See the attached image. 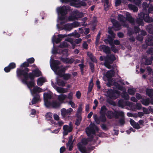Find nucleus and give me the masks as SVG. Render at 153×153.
Here are the masks:
<instances>
[{
  "label": "nucleus",
  "mask_w": 153,
  "mask_h": 153,
  "mask_svg": "<svg viewBox=\"0 0 153 153\" xmlns=\"http://www.w3.org/2000/svg\"><path fill=\"white\" fill-rule=\"evenodd\" d=\"M114 74V72L113 70H111L108 71L105 74H103V79L108 83H106L108 86H110L111 85H114L116 88L120 90L123 91V93L122 95L123 98L126 100L129 99V96L128 94L125 93L126 91L124 88L121 86V85L124 84V83L122 81H119L117 83L114 82L113 83L112 77Z\"/></svg>",
  "instance_id": "obj_1"
},
{
  "label": "nucleus",
  "mask_w": 153,
  "mask_h": 153,
  "mask_svg": "<svg viewBox=\"0 0 153 153\" xmlns=\"http://www.w3.org/2000/svg\"><path fill=\"white\" fill-rule=\"evenodd\" d=\"M60 62L52 59V57L50 60V65L52 69L55 74L59 76H62L63 79L66 80L69 79L71 76L70 74H63L65 70V68H62L59 66Z\"/></svg>",
  "instance_id": "obj_2"
},
{
  "label": "nucleus",
  "mask_w": 153,
  "mask_h": 153,
  "mask_svg": "<svg viewBox=\"0 0 153 153\" xmlns=\"http://www.w3.org/2000/svg\"><path fill=\"white\" fill-rule=\"evenodd\" d=\"M118 19L120 21V24L118 23V22L115 19H111V22L115 27H119L122 26L123 27L128 28L127 20L131 23H133L134 21L133 19L130 15L129 13H127L126 18H125L124 16L121 14L118 15Z\"/></svg>",
  "instance_id": "obj_3"
},
{
  "label": "nucleus",
  "mask_w": 153,
  "mask_h": 153,
  "mask_svg": "<svg viewBox=\"0 0 153 153\" xmlns=\"http://www.w3.org/2000/svg\"><path fill=\"white\" fill-rule=\"evenodd\" d=\"M23 79H21L22 82V83L27 85L32 95L45 91L37 86H35V82L34 80L27 82V80L28 77L25 74H23Z\"/></svg>",
  "instance_id": "obj_4"
},
{
  "label": "nucleus",
  "mask_w": 153,
  "mask_h": 153,
  "mask_svg": "<svg viewBox=\"0 0 153 153\" xmlns=\"http://www.w3.org/2000/svg\"><path fill=\"white\" fill-rule=\"evenodd\" d=\"M34 61V59L33 58H31L28 59L27 60V62H24L20 65V67L22 68V69H17V76L19 78H21L20 77L22 76L23 77V74H25L27 75V73L28 71V69L26 67L29 66V63L31 64L33 63Z\"/></svg>",
  "instance_id": "obj_5"
},
{
  "label": "nucleus",
  "mask_w": 153,
  "mask_h": 153,
  "mask_svg": "<svg viewBox=\"0 0 153 153\" xmlns=\"http://www.w3.org/2000/svg\"><path fill=\"white\" fill-rule=\"evenodd\" d=\"M83 14L82 13H79L77 10L74 11L70 16L67 18L66 16H62L59 18V19L64 22H68L69 21H72L78 18L83 16Z\"/></svg>",
  "instance_id": "obj_6"
},
{
  "label": "nucleus",
  "mask_w": 153,
  "mask_h": 153,
  "mask_svg": "<svg viewBox=\"0 0 153 153\" xmlns=\"http://www.w3.org/2000/svg\"><path fill=\"white\" fill-rule=\"evenodd\" d=\"M68 9V7H66L65 6H63L61 7H59L57 8L56 11L59 13H60L61 16L59 17L57 20V22L60 24V25L62 23L66 22L64 21H62L59 19V18L62 16H66L67 18H68L66 16H64L67 13V10Z\"/></svg>",
  "instance_id": "obj_7"
},
{
  "label": "nucleus",
  "mask_w": 153,
  "mask_h": 153,
  "mask_svg": "<svg viewBox=\"0 0 153 153\" xmlns=\"http://www.w3.org/2000/svg\"><path fill=\"white\" fill-rule=\"evenodd\" d=\"M62 2H70L71 5L76 7H79L81 6H85L86 3L83 1L79 0H60Z\"/></svg>",
  "instance_id": "obj_8"
},
{
  "label": "nucleus",
  "mask_w": 153,
  "mask_h": 153,
  "mask_svg": "<svg viewBox=\"0 0 153 153\" xmlns=\"http://www.w3.org/2000/svg\"><path fill=\"white\" fill-rule=\"evenodd\" d=\"M87 143V140L83 138L80 142L78 143L77 146L78 149L82 153H89V149H86L85 147V146Z\"/></svg>",
  "instance_id": "obj_9"
},
{
  "label": "nucleus",
  "mask_w": 153,
  "mask_h": 153,
  "mask_svg": "<svg viewBox=\"0 0 153 153\" xmlns=\"http://www.w3.org/2000/svg\"><path fill=\"white\" fill-rule=\"evenodd\" d=\"M73 111V109L71 108L68 109H66L65 108H62L60 110L61 115L63 119L68 120L70 117V115L72 114Z\"/></svg>",
  "instance_id": "obj_10"
},
{
  "label": "nucleus",
  "mask_w": 153,
  "mask_h": 153,
  "mask_svg": "<svg viewBox=\"0 0 153 153\" xmlns=\"http://www.w3.org/2000/svg\"><path fill=\"white\" fill-rule=\"evenodd\" d=\"M98 128L93 123H91L89 127H87L86 129V132L88 136L94 134H95V131H97Z\"/></svg>",
  "instance_id": "obj_11"
},
{
  "label": "nucleus",
  "mask_w": 153,
  "mask_h": 153,
  "mask_svg": "<svg viewBox=\"0 0 153 153\" xmlns=\"http://www.w3.org/2000/svg\"><path fill=\"white\" fill-rule=\"evenodd\" d=\"M138 17L140 21L139 22L138 21V22L139 24L140 25H142L143 19L147 22H151L153 21V19L151 18H149L148 14H145L143 12L139 14Z\"/></svg>",
  "instance_id": "obj_12"
},
{
  "label": "nucleus",
  "mask_w": 153,
  "mask_h": 153,
  "mask_svg": "<svg viewBox=\"0 0 153 153\" xmlns=\"http://www.w3.org/2000/svg\"><path fill=\"white\" fill-rule=\"evenodd\" d=\"M32 73H30L29 75L27 74L28 77L27 80V82H29V79H30V81H31L32 80H34L33 79L35 76L39 77L42 75L41 72L38 68H36L35 70H32Z\"/></svg>",
  "instance_id": "obj_13"
},
{
  "label": "nucleus",
  "mask_w": 153,
  "mask_h": 153,
  "mask_svg": "<svg viewBox=\"0 0 153 153\" xmlns=\"http://www.w3.org/2000/svg\"><path fill=\"white\" fill-rule=\"evenodd\" d=\"M115 59V57L113 55H108L105 57L104 65L108 68H111L110 64H112L113 61Z\"/></svg>",
  "instance_id": "obj_14"
},
{
  "label": "nucleus",
  "mask_w": 153,
  "mask_h": 153,
  "mask_svg": "<svg viewBox=\"0 0 153 153\" xmlns=\"http://www.w3.org/2000/svg\"><path fill=\"white\" fill-rule=\"evenodd\" d=\"M106 91L107 93L105 94L106 96L112 99L116 98L121 93L120 92H119L118 91H113L112 90H108Z\"/></svg>",
  "instance_id": "obj_15"
},
{
  "label": "nucleus",
  "mask_w": 153,
  "mask_h": 153,
  "mask_svg": "<svg viewBox=\"0 0 153 153\" xmlns=\"http://www.w3.org/2000/svg\"><path fill=\"white\" fill-rule=\"evenodd\" d=\"M52 93L50 91L44 94V103L45 106H48L49 105V104H48L49 102L48 100L52 98Z\"/></svg>",
  "instance_id": "obj_16"
},
{
  "label": "nucleus",
  "mask_w": 153,
  "mask_h": 153,
  "mask_svg": "<svg viewBox=\"0 0 153 153\" xmlns=\"http://www.w3.org/2000/svg\"><path fill=\"white\" fill-rule=\"evenodd\" d=\"M80 24L75 22L71 23H67L64 25V29H72L76 28L79 26Z\"/></svg>",
  "instance_id": "obj_17"
},
{
  "label": "nucleus",
  "mask_w": 153,
  "mask_h": 153,
  "mask_svg": "<svg viewBox=\"0 0 153 153\" xmlns=\"http://www.w3.org/2000/svg\"><path fill=\"white\" fill-rule=\"evenodd\" d=\"M66 35L65 34H59L58 36V38L56 39L55 36L54 35L52 38V42L53 43H54V42L58 43L60 42L62 40V39L66 37Z\"/></svg>",
  "instance_id": "obj_18"
},
{
  "label": "nucleus",
  "mask_w": 153,
  "mask_h": 153,
  "mask_svg": "<svg viewBox=\"0 0 153 153\" xmlns=\"http://www.w3.org/2000/svg\"><path fill=\"white\" fill-rule=\"evenodd\" d=\"M63 129L64 130L63 135H67L68 132H71L72 130V127L71 124L69 125H65L63 126Z\"/></svg>",
  "instance_id": "obj_19"
},
{
  "label": "nucleus",
  "mask_w": 153,
  "mask_h": 153,
  "mask_svg": "<svg viewBox=\"0 0 153 153\" xmlns=\"http://www.w3.org/2000/svg\"><path fill=\"white\" fill-rule=\"evenodd\" d=\"M48 104H49V105L48 106H46L47 107H52L54 108H56L59 107L61 104L59 101H57L56 100H53L51 102H49Z\"/></svg>",
  "instance_id": "obj_20"
},
{
  "label": "nucleus",
  "mask_w": 153,
  "mask_h": 153,
  "mask_svg": "<svg viewBox=\"0 0 153 153\" xmlns=\"http://www.w3.org/2000/svg\"><path fill=\"white\" fill-rule=\"evenodd\" d=\"M47 81L46 78L44 77H41L38 79L37 81V85L40 86H42L43 84Z\"/></svg>",
  "instance_id": "obj_21"
},
{
  "label": "nucleus",
  "mask_w": 153,
  "mask_h": 153,
  "mask_svg": "<svg viewBox=\"0 0 153 153\" xmlns=\"http://www.w3.org/2000/svg\"><path fill=\"white\" fill-rule=\"evenodd\" d=\"M67 41L70 42L71 44L72 45V47L73 49L75 47V46L74 45H73L72 42H71V39L70 38L67 39H66L65 40V41L63 42L62 43L59 45L60 47L61 48H62L66 47H67L68 44L67 42Z\"/></svg>",
  "instance_id": "obj_22"
},
{
  "label": "nucleus",
  "mask_w": 153,
  "mask_h": 153,
  "mask_svg": "<svg viewBox=\"0 0 153 153\" xmlns=\"http://www.w3.org/2000/svg\"><path fill=\"white\" fill-rule=\"evenodd\" d=\"M131 109L134 111H136L137 110H140L142 108L141 104L139 103H137L136 105H132L130 106Z\"/></svg>",
  "instance_id": "obj_23"
},
{
  "label": "nucleus",
  "mask_w": 153,
  "mask_h": 153,
  "mask_svg": "<svg viewBox=\"0 0 153 153\" xmlns=\"http://www.w3.org/2000/svg\"><path fill=\"white\" fill-rule=\"evenodd\" d=\"M66 98L67 95L63 94H61L57 96V99L61 104L64 102V100Z\"/></svg>",
  "instance_id": "obj_24"
},
{
  "label": "nucleus",
  "mask_w": 153,
  "mask_h": 153,
  "mask_svg": "<svg viewBox=\"0 0 153 153\" xmlns=\"http://www.w3.org/2000/svg\"><path fill=\"white\" fill-rule=\"evenodd\" d=\"M130 122L131 125L133 126L134 128L137 129H138L140 128V127L139 124L138 123H136L134 120L131 119L130 120Z\"/></svg>",
  "instance_id": "obj_25"
},
{
  "label": "nucleus",
  "mask_w": 153,
  "mask_h": 153,
  "mask_svg": "<svg viewBox=\"0 0 153 153\" xmlns=\"http://www.w3.org/2000/svg\"><path fill=\"white\" fill-rule=\"evenodd\" d=\"M55 90L58 92L59 93H67L68 92L67 89L63 88L57 87L55 88Z\"/></svg>",
  "instance_id": "obj_26"
},
{
  "label": "nucleus",
  "mask_w": 153,
  "mask_h": 153,
  "mask_svg": "<svg viewBox=\"0 0 153 153\" xmlns=\"http://www.w3.org/2000/svg\"><path fill=\"white\" fill-rule=\"evenodd\" d=\"M140 101L143 105L145 106L148 105L150 103V100L149 98L143 99Z\"/></svg>",
  "instance_id": "obj_27"
},
{
  "label": "nucleus",
  "mask_w": 153,
  "mask_h": 153,
  "mask_svg": "<svg viewBox=\"0 0 153 153\" xmlns=\"http://www.w3.org/2000/svg\"><path fill=\"white\" fill-rule=\"evenodd\" d=\"M62 60L63 62L66 63L71 64L74 62V60L73 58H62Z\"/></svg>",
  "instance_id": "obj_28"
},
{
  "label": "nucleus",
  "mask_w": 153,
  "mask_h": 153,
  "mask_svg": "<svg viewBox=\"0 0 153 153\" xmlns=\"http://www.w3.org/2000/svg\"><path fill=\"white\" fill-rule=\"evenodd\" d=\"M146 94L150 97L153 96V89L147 88L146 90Z\"/></svg>",
  "instance_id": "obj_29"
},
{
  "label": "nucleus",
  "mask_w": 153,
  "mask_h": 153,
  "mask_svg": "<svg viewBox=\"0 0 153 153\" xmlns=\"http://www.w3.org/2000/svg\"><path fill=\"white\" fill-rule=\"evenodd\" d=\"M40 101V97L39 96L34 97L32 100L31 101L32 104L36 103Z\"/></svg>",
  "instance_id": "obj_30"
},
{
  "label": "nucleus",
  "mask_w": 153,
  "mask_h": 153,
  "mask_svg": "<svg viewBox=\"0 0 153 153\" xmlns=\"http://www.w3.org/2000/svg\"><path fill=\"white\" fill-rule=\"evenodd\" d=\"M72 137H70L69 138V140L68 143L66 144L67 147H69V150H71L72 147L73 143L72 142Z\"/></svg>",
  "instance_id": "obj_31"
},
{
  "label": "nucleus",
  "mask_w": 153,
  "mask_h": 153,
  "mask_svg": "<svg viewBox=\"0 0 153 153\" xmlns=\"http://www.w3.org/2000/svg\"><path fill=\"white\" fill-rule=\"evenodd\" d=\"M102 2L104 3V8L105 10H108L110 6V4L108 2V0H102Z\"/></svg>",
  "instance_id": "obj_32"
},
{
  "label": "nucleus",
  "mask_w": 153,
  "mask_h": 153,
  "mask_svg": "<svg viewBox=\"0 0 153 153\" xmlns=\"http://www.w3.org/2000/svg\"><path fill=\"white\" fill-rule=\"evenodd\" d=\"M93 85L94 84L93 82V80L92 79H91L89 83V85L88 87V93H89L91 91Z\"/></svg>",
  "instance_id": "obj_33"
},
{
  "label": "nucleus",
  "mask_w": 153,
  "mask_h": 153,
  "mask_svg": "<svg viewBox=\"0 0 153 153\" xmlns=\"http://www.w3.org/2000/svg\"><path fill=\"white\" fill-rule=\"evenodd\" d=\"M56 82L57 84L59 86L62 87L65 86L66 83V82H65L63 80L60 79H58L57 80Z\"/></svg>",
  "instance_id": "obj_34"
},
{
  "label": "nucleus",
  "mask_w": 153,
  "mask_h": 153,
  "mask_svg": "<svg viewBox=\"0 0 153 153\" xmlns=\"http://www.w3.org/2000/svg\"><path fill=\"white\" fill-rule=\"evenodd\" d=\"M87 55L90 58L91 60L95 62H97V61L95 58L93 56L91 53L89 52L87 53Z\"/></svg>",
  "instance_id": "obj_35"
},
{
  "label": "nucleus",
  "mask_w": 153,
  "mask_h": 153,
  "mask_svg": "<svg viewBox=\"0 0 153 153\" xmlns=\"http://www.w3.org/2000/svg\"><path fill=\"white\" fill-rule=\"evenodd\" d=\"M128 7L130 9L132 10L134 12H135L137 11V8L134 5L129 4Z\"/></svg>",
  "instance_id": "obj_36"
},
{
  "label": "nucleus",
  "mask_w": 153,
  "mask_h": 153,
  "mask_svg": "<svg viewBox=\"0 0 153 153\" xmlns=\"http://www.w3.org/2000/svg\"><path fill=\"white\" fill-rule=\"evenodd\" d=\"M153 60V56H152L151 58L147 59H146L145 64L146 65H150L152 62V61Z\"/></svg>",
  "instance_id": "obj_37"
},
{
  "label": "nucleus",
  "mask_w": 153,
  "mask_h": 153,
  "mask_svg": "<svg viewBox=\"0 0 153 153\" xmlns=\"http://www.w3.org/2000/svg\"><path fill=\"white\" fill-rule=\"evenodd\" d=\"M52 113L50 112L47 113L45 115V117L47 120H50L52 118Z\"/></svg>",
  "instance_id": "obj_38"
},
{
  "label": "nucleus",
  "mask_w": 153,
  "mask_h": 153,
  "mask_svg": "<svg viewBox=\"0 0 153 153\" xmlns=\"http://www.w3.org/2000/svg\"><path fill=\"white\" fill-rule=\"evenodd\" d=\"M106 110L105 106H103L101 108V110L100 111V113L102 115H105Z\"/></svg>",
  "instance_id": "obj_39"
},
{
  "label": "nucleus",
  "mask_w": 153,
  "mask_h": 153,
  "mask_svg": "<svg viewBox=\"0 0 153 153\" xmlns=\"http://www.w3.org/2000/svg\"><path fill=\"white\" fill-rule=\"evenodd\" d=\"M93 118L97 123L99 124L100 123L101 120L100 119V117L98 118L96 115L94 114L93 115Z\"/></svg>",
  "instance_id": "obj_40"
},
{
  "label": "nucleus",
  "mask_w": 153,
  "mask_h": 153,
  "mask_svg": "<svg viewBox=\"0 0 153 153\" xmlns=\"http://www.w3.org/2000/svg\"><path fill=\"white\" fill-rule=\"evenodd\" d=\"M146 44L147 45L151 46L153 45V40L151 39H149L146 41Z\"/></svg>",
  "instance_id": "obj_41"
},
{
  "label": "nucleus",
  "mask_w": 153,
  "mask_h": 153,
  "mask_svg": "<svg viewBox=\"0 0 153 153\" xmlns=\"http://www.w3.org/2000/svg\"><path fill=\"white\" fill-rule=\"evenodd\" d=\"M136 91L135 89L134 88H130L128 89V91L129 94L131 95H133Z\"/></svg>",
  "instance_id": "obj_42"
},
{
  "label": "nucleus",
  "mask_w": 153,
  "mask_h": 153,
  "mask_svg": "<svg viewBox=\"0 0 153 153\" xmlns=\"http://www.w3.org/2000/svg\"><path fill=\"white\" fill-rule=\"evenodd\" d=\"M107 117L108 118H111L114 116L113 113L111 111H108L107 112Z\"/></svg>",
  "instance_id": "obj_43"
},
{
  "label": "nucleus",
  "mask_w": 153,
  "mask_h": 153,
  "mask_svg": "<svg viewBox=\"0 0 153 153\" xmlns=\"http://www.w3.org/2000/svg\"><path fill=\"white\" fill-rule=\"evenodd\" d=\"M81 120L82 117L81 116H79L75 124L77 126H78L79 125Z\"/></svg>",
  "instance_id": "obj_44"
},
{
  "label": "nucleus",
  "mask_w": 153,
  "mask_h": 153,
  "mask_svg": "<svg viewBox=\"0 0 153 153\" xmlns=\"http://www.w3.org/2000/svg\"><path fill=\"white\" fill-rule=\"evenodd\" d=\"M146 70L149 74H151L152 75H153V70L150 67H147L146 68Z\"/></svg>",
  "instance_id": "obj_45"
},
{
  "label": "nucleus",
  "mask_w": 153,
  "mask_h": 153,
  "mask_svg": "<svg viewBox=\"0 0 153 153\" xmlns=\"http://www.w3.org/2000/svg\"><path fill=\"white\" fill-rule=\"evenodd\" d=\"M68 103L69 105H71V106L73 108H75L77 107V105L72 101H70Z\"/></svg>",
  "instance_id": "obj_46"
},
{
  "label": "nucleus",
  "mask_w": 153,
  "mask_h": 153,
  "mask_svg": "<svg viewBox=\"0 0 153 153\" xmlns=\"http://www.w3.org/2000/svg\"><path fill=\"white\" fill-rule=\"evenodd\" d=\"M73 93L71 92H70L67 96V97L69 100H71L73 99Z\"/></svg>",
  "instance_id": "obj_47"
},
{
  "label": "nucleus",
  "mask_w": 153,
  "mask_h": 153,
  "mask_svg": "<svg viewBox=\"0 0 153 153\" xmlns=\"http://www.w3.org/2000/svg\"><path fill=\"white\" fill-rule=\"evenodd\" d=\"M8 66L11 69H12L16 67V64L14 62H12L9 64Z\"/></svg>",
  "instance_id": "obj_48"
},
{
  "label": "nucleus",
  "mask_w": 153,
  "mask_h": 153,
  "mask_svg": "<svg viewBox=\"0 0 153 153\" xmlns=\"http://www.w3.org/2000/svg\"><path fill=\"white\" fill-rule=\"evenodd\" d=\"M100 119L101 121L105 122L106 121V117L105 115H102L100 117Z\"/></svg>",
  "instance_id": "obj_49"
},
{
  "label": "nucleus",
  "mask_w": 153,
  "mask_h": 153,
  "mask_svg": "<svg viewBox=\"0 0 153 153\" xmlns=\"http://www.w3.org/2000/svg\"><path fill=\"white\" fill-rule=\"evenodd\" d=\"M53 117L54 119L57 121L59 120L60 119L59 115L55 113L53 114Z\"/></svg>",
  "instance_id": "obj_50"
},
{
  "label": "nucleus",
  "mask_w": 153,
  "mask_h": 153,
  "mask_svg": "<svg viewBox=\"0 0 153 153\" xmlns=\"http://www.w3.org/2000/svg\"><path fill=\"white\" fill-rule=\"evenodd\" d=\"M109 44L111 46V49L114 52H116L117 51V50L114 47V46L111 42H109Z\"/></svg>",
  "instance_id": "obj_51"
},
{
  "label": "nucleus",
  "mask_w": 153,
  "mask_h": 153,
  "mask_svg": "<svg viewBox=\"0 0 153 153\" xmlns=\"http://www.w3.org/2000/svg\"><path fill=\"white\" fill-rule=\"evenodd\" d=\"M108 32L110 34H111V37L113 38H114L115 37V35L113 33L111 29H109Z\"/></svg>",
  "instance_id": "obj_52"
},
{
  "label": "nucleus",
  "mask_w": 153,
  "mask_h": 153,
  "mask_svg": "<svg viewBox=\"0 0 153 153\" xmlns=\"http://www.w3.org/2000/svg\"><path fill=\"white\" fill-rule=\"evenodd\" d=\"M107 47H106L105 45H101L100 46V50L101 51H105V49L107 48Z\"/></svg>",
  "instance_id": "obj_53"
},
{
  "label": "nucleus",
  "mask_w": 153,
  "mask_h": 153,
  "mask_svg": "<svg viewBox=\"0 0 153 153\" xmlns=\"http://www.w3.org/2000/svg\"><path fill=\"white\" fill-rule=\"evenodd\" d=\"M100 33H99L97 35L96 38V41L95 42L96 45H98V42L100 39Z\"/></svg>",
  "instance_id": "obj_54"
},
{
  "label": "nucleus",
  "mask_w": 153,
  "mask_h": 153,
  "mask_svg": "<svg viewBox=\"0 0 153 153\" xmlns=\"http://www.w3.org/2000/svg\"><path fill=\"white\" fill-rule=\"evenodd\" d=\"M143 111L144 112L143 113L145 114H147L149 113V110L145 108H143Z\"/></svg>",
  "instance_id": "obj_55"
},
{
  "label": "nucleus",
  "mask_w": 153,
  "mask_h": 153,
  "mask_svg": "<svg viewBox=\"0 0 153 153\" xmlns=\"http://www.w3.org/2000/svg\"><path fill=\"white\" fill-rule=\"evenodd\" d=\"M82 104H80L79 105L77 111L78 113H80L81 112L82 110Z\"/></svg>",
  "instance_id": "obj_56"
},
{
  "label": "nucleus",
  "mask_w": 153,
  "mask_h": 153,
  "mask_svg": "<svg viewBox=\"0 0 153 153\" xmlns=\"http://www.w3.org/2000/svg\"><path fill=\"white\" fill-rule=\"evenodd\" d=\"M76 96L77 98L78 99H80L81 96V94L79 91H78L76 92Z\"/></svg>",
  "instance_id": "obj_57"
},
{
  "label": "nucleus",
  "mask_w": 153,
  "mask_h": 153,
  "mask_svg": "<svg viewBox=\"0 0 153 153\" xmlns=\"http://www.w3.org/2000/svg\"><path fill=\"white\" fill-rule=\"evenodd\" d=\"M4 71L6 72H9L10 70H11L9 66H8L7 67H5L4 68Z\"/></svg>",
  "instance_id": "obj_58"
},
{
  "label": "nucleus",
  "mask_w": 153,
  "mask_h": 153,
  "mask_svg": "<svg viewBox=\"0 0 153 153\" xmlns=\"http://www.w3.org/2000/svg\"><path fill=\"white\" fill-rule=\"evenodd\" d=\"M135 130L132 128H131L130 129L126 131V132L128 134H130L131 131H132L133 132H135Z\"/></svg>",
  "instance_id": "obj_59"
},
{
  "label": "nucleus",
  "mask_w": 153,
  "mask_h": 153,
  "mask_svg": "<svg viewBox=\"0 0 153 153\" xmlns=\"http://www.w3.org/2000/svg\"><path fill=\"white\" fill-rule=\"evenodd\" d=\"M137 117H142L144 115V113L142 112H139L137 113Z\"/></svg>",
  "instance_id": "obj_60"
},
{
  "label": "nucleus",
  "mask_w": 153,
  "mask_h": 153,
  "mask_svg": "<svg viewBox=\"0 0 153 153\" xmlns=\"http://www.w3.org/2000/svg\"><path fill=\"white\" fill-rule=\"evenodd\" d=\"M121 3V0H116L115 1V5L116 6H119Z\"/></svg>",
  "instance_id": "obj_61"
},
{
  "label": "nucleus",
  "mask_w": 153,
  "mask_h": 153,
  "mask_svg": "<svg viewBox=\"0 0 153 153\" xmlns=\"http://www.w3.org/2000/svg\"><path fill=\"white\" fill-rule=\"evenodd\" d=\"M147 53L149 54H152L153 53V48H151L147 51Z\"/></svg>",
  "instance_id": "obj_62"
},
{
  "label": "nucleus",
  "mask_w": 153,
  "mask_h": 153,
  "mask_svg": "<svg viewBox=\"0 0 153 153\" xmlns=\"http://www.w3.org/2000/svg\"><path fill=\"white\" fill-rule=\"evenodd\" d=\"M68 50L67 49H65L62 51V53L63 55H65L66 56L68 55Z\"/></svg>",
  "instance_id": "obj_63"
},
{
  "label": "nucleus",
  "mask_w": 153,
  "mask_h": 153,
  "mask_svg": "<svg viewBox=\"0 0 153 153\" xmlns=\"http://www.w3.org/2000/svg\"><path fill=\"white\" fill-rule=\"evenodd\" d=\"M120 123L121 125H123L124 124L125 122L124 121V118H123L120 120Z\"/></svg>",
  "instance_id": "obj_64"
}]
</instances>
